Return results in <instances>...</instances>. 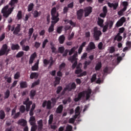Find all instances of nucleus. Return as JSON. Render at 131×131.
Segmentation results:
<instances>
[{
	"mask_svg": "<svg viewBox=\"0 0 131 131\" xmlns=\"http://www.w3.org/2000/svg\"><path fill=\"white\" fill-rule=\"evenodd\" d=\"M21 25L17 24V26L15 27L14 31H13V34L15 35H17L18 33L21 31Z\"/></svg>",
	"mask_w": 131,
	"mask_h": 131,
	"instance_id": "nucleus-14",
	"label": "nucleus"
},
{
	"mask_svg": "<svg viewBox=\"0 0 131 131\" xmlns=\"http://www.w3.org/2000/svg\"><path fill=\"white\" fill-rule=\"evenodd\" d=\"M24 55V52L23 51H19L16 55V57L17 58H19L23 57Z\"/></svg>",
	"mask_w": 131,
	"mask_h": 131,
	"instance_id": "nucleus-41",
	"label": "nucleus"
},
{
	"mask_svg": "<svg viewBox=\"0 0 131 131\" xmlns=\"http://www.w3.org/2000/svg\"><path fill=\"white\" fill-rule=\"evenodd\" d=\"M63 110V105L62 104H60L58 106L57 108L56 109V113L57 114H61Z\"/></svg>",
	"mask_w": 131,
	"mask_h": 131,
	"instance_id": "nucleus-21",
	"label": "nucleus"
},
{
	"mask_svg": "<svg viewBox=\"0 0 131 131\" xmlns=\"http://www.w3.org/2000/svg\"><path fill=\"white\" fill-rule=\"evenodd\" d=\"M17 18L18 20L22 18V12L21 11H18L17 15Z\"/></svg>",
	"mask_w": 131,
	"mask_h": 131,
	"instance_id": "nucleus-46",
	"label": "nucleus"
},
{
	"mask_svg": "<svg viewBox=\"0 0 131 131\" xmlns=\"http://www.w3.org/2000/svg\"><path fill=\"white\" fill-rule=\"evenodd\" d=\"M26 111V108L25 106V105H20V108H19V111L21 114H23Z\"/></svg>",
	"mask_w": 131,
	"mask_h": 131,
	"instance_id": "nucleus-40",
	"label": "nucleus"
},
{
	"mask_svg": "<svg viewBox=\"0 0 131 131\" xmlns=\"http://www.w3.org/2000/svg\"><path fill=\"white\" fill-rule=\"evenodd\" d=\"M34 7L33 3H30L28 6V11L29 12L32 11Z\"/></svg>",
	"mask_w": 131,
	"mask_h": 131,
	"instance_id": "nucleus-34",
	"label": "nucleus"
},
{
	"mask_svg": "<svg viewBox=\"0 0 131 131\" xmlns=\"http://www.w3.org/2000/svg\"><path fill=\"white\" fill-rule=\"evenodd\" d=\"M39 62V59H38L37 61L35 63V64L32 67V71H37L38 70Z\"/></svg>",
	"mask_w": 131,
	"mask_h": 131,
	"instance_id": "nucleus-17",
	"label": "nucleus"
},
{
	"mask_svg": "<svg viewBox=\"0 0 131 131\" xmlns=\"http://www.w3.org/2000/svg\"><path fill=\"white\" fill-rule=\"evenodd\" d=\"M5 38V33H3L2 35L0 36V42H2Z\"/></svg>",
	"mask_w": 131,
	"mask_h": 131,
	"instance_id": "nucleus-59",
	"label": "nucleus"
},
{
	"mask_svg": "<svg viewBox=\"0 0 131 131\" xmlns=\"http://www.w3.org/2000/svg\"><path fill=\"white\" fill-rule=\"evenodd\" d=\"M17 81L15 80L12 83L11 86L10 88V90H12L13 88L15 87V86L17 85Z\"/></svg>",
	"mask_w": 131,
	"mask_h": 131,
	"instance_id": "nucleus-53",
	"label": "nucleus"
},
{
	"mask_svg": "<svg viewBox=\"0 0 131 131\" xmlns=\"http://www.w3.org/2000/svg\"><path fill=\"white\" fill-rule=\"evenodd\" d=\"M97 25H98V26L100 27V28L103 27V23H104V19H102L101 18L98 17L97 18Z\"/></svg>",
	"mask_w": 131,
	"mask_h": 131,
	"instance_id": "nucleus-18",
	"label": "nucleus"
},
{
	"mask_svg": "<svg viewBox=\"0 0 131 131\" xmlns=\"http://www.w3.org/2000/svg\"><path fill=\"white\" fill-rule=\"evenodd\" d=\"M73 127L72 126H71V125H68L66 128L67 131H72V130Z\"/></svg>",
	"mask_w": 131,
	"mask_h": 131,
	"instance_id": "nucleus-60",
	"label": "nucleus"
},
{
	"mask_svg": "<svg viewBox=\"0 0 131 131\" xmlns=\"http://www.w3.org/2000/svg\"><path fill=\"white\" fill-rule=\"evenodd\" d=\"M78 47L79 46L77 45V46H74L73 48H72L69 53V56H71L73 53H74L75 52V51L77 50Z\"/></svg>",
	"mask_w": 131,
	"mask_h": 131,
	"instance_id": "nucleus-22",
	"label": "nucleus"
},
{
	"mask_svg": "<svg viewBox=\"0 0 131 131\" xmlns=\"http://www.w3.org/2000/svg\"><path fill=\"white\" fill-rule=\"evenodd\" d=\"M63 90V88L61 86H59L57 87V94H59V93L61 92V91Z\"/></svg>",
	"mask_w": 131,
	"mask_h": 131,
	"instance_id": "nucleus-48",
	"label": "nucleus"
},
{
	"mask_svg": "<svg viewBox=\"0 0 131 131\" xmlns=\"http://www.w3.org/2000/svg\"><path fill=\"white\" fill-rule=\"evenodd\" d=\"M7 49V45L6 44L3 45L2 48L0 50V56H2L5 55Z\"/></svg>",
	"mask_w": 131,
	"mask_h": 131,
	"instance_id": "nucleus-12",
	"label": "nucleus"
},
{
	"mask_svg": "<svg viewBox=\"0 0 131 131\" xmlns=\"http://www.w3.org/2000/svg\"><path fill=\"white\" fill-rule=\"evenodd\" d=\"M101 68H102L101 62H98L97 63H96V65L95 66V71H100Z\"/></svg>",
	"mask_w": 131,
	"mask_h": 131,
	"instance_id": "nucleus-26",
	"label": "nucleus"
},
{
	"mask_svg": "<svg viewBox=\"0 0 131 131\" xmlns=\"http://www.w3.org/2000/svg\"><path fill=\"white\" fill-rule=\"evenodd\" d=\"M17 124L21 126L25 127L27 125V122L24 119H20L18 121Z\"/></svg>",
	"mask_w": 131,
	"mask_h": 131,
	"instance_id": "nucleus-16",
	"label": "nucleus"
},
{
	"mask_svg": "<svg viewBox=\"0 0 131 131\" xmlns=\"http://www.w3.org/2000/svg\"><path fill=\"white\" fill-rule=\"evenodd\" d=\"M83 12L84 10L82 9H80L77 12V19L78 20H81L82 18V16L83 15Z\"/></svg>",
	"mask_w": 131,
	"mask_h": 131,
	"instance_id": "nucleus-13",
	"label": "nucleus"
},
{
	"mask_svg": "<svg viewBox=\"0 0 131 131\" xmlns=\"http://www.w3.org/2000/svg\"><path fill=\"white\" fill-rule=\"evenodd\" d=\"M103 27V29H102V32L105 33L108 28V23L105 24V25H104Z\"/></svg>",
	"mask_w": 131,
	"mask_h": 131,
	"instance_id": "nucleus-45",
	"label": "nucleus"
},
{
	"mask_svg": "<svg viewBox=\"0 0 131 131\" xmlns=\"http://www.w3.org/2000/svg\"><path fill=\"white\" fill-rule=\"evenodd\" d=\"M53 119H54L53 115H52V114L50 115V116L49 117V124L50 125L52 124Z\"/></svg>",
	"mask_w": 131,
	"mask_h": 131,
	"instance_id": "nucleus-47",
	"label": "nucleus"
},
{
	"mask_svg": "<svg viewBox=\"0 0 131 131\" xmlns=\"http://www.w3.org/2000/svg\"><path fill=\"white\" fill-rule=\"evenodd\" d=\"M18 2V0H11L9 3V5L11 6V7L9 8V5H6L3 8L2 13L5 18H7L11 14L15 7V4H17Z\"/></svg>",
	"mask_w": 131,
	"mask_h": 131,
	"instance_id": "nucleus-2",
	"label": "nucleus"
},
{
	"mask_svg": "<svg viewBox=\"0 0 131 131\" xmlns=\"http://www.w3.org/2000/svg\"><path fill=\"white\" fill-rule=\"evenodd\" d=\"M37 124L38 125V130L41 131L42 129L43 125L42 120H39L37 121Z\"/></svg>",
	"mask_w": 131,
	"mask_h": 131,
	"instance_id": "nucleus-23",
	"label": "nucleus"
},
{
	"mask_svg": "<svg viewBox=\"0 0 131 131\" xmlns=\"http://www.w3.org/2000/svg\"><path fill=\"white\" fill-rule=\"evenodd\" d=\"M32 104V101H30L28 103L24 104L26 105V111L28 112L30 111L31 105Z\"/></svg>",
	"mask_w": 131,
	"mask_h": 131,
	"instance_id": "nucleus-32",
	"label": "nucleus"
},
{
	"mask_svg": "<svg viewBox=\"0 0 131 131\" xmlns=\"http://www.w3.org/2000/svg\"><path fill=\"white\" fill-rule=\"evenodd\" d=\"M96 79H97V74H94L92 75V77H91V83L94 82Z\"/></svg>",
	"mask_w": 131,
	"mask_h": 131,
	"instance_id": "nucleus-42",
	"label": "nucleus"
},
{
	"mask_svg": "<svg viewBox=\"0 0 131 131\" xmlns=\"http://www.w3.org/2000/svg\"><path fill=\"white\" fill-rule=\"evenodd\" d=\"M22 50L24 51L28 52L30 50V47L29 46H23L22 47Z\"/></svg>",
	"mask_w": 131,
	"mask_h": 131,
	"instance_id": "nucleus-43",
	"label": "nucleus"
},
{
	"mask_svg": "<svg viewBox=\"0 0 131 131\" xmlns=\"http://www.w3.org/2000/svg\"><path fill=\"white\" fill-rule=\"evenodd\" d=\"M30 118L29 122L30 123L31 125H33L35 124V117H33V116H31Z\"/></svg>",
	"mask_w": 131,
	"mask_h": 131,
	"instance_id": "nucleus-28",
	"label": "nucleus"
},
{
	"mask_svg": "<svg viewBox=\"0 0 131 131\" xmlns=\"http://www.w3.org/2000/svg\"><path fill=\"white\" fill-rule=\"evenodd\" d=\"M64 50H65V48H64V47H60L58 48V51L61 54H63Z\"/></svg>",
	"mask_w": 131,
	"mask_h": 131,
	"instance_id": "nucleus-50",
	"label": "nucleus"
},
{
	"mask_svg": "<svg viewBox=\"0 0 131 131\" xmlns=\"http://www.w3.org/2000/svg\"><path fill=\"white\" fill-rule=\"evenodd\" d=\"M126 22V18L125 17H121L117 23H116V27L119 28L123 25L124 23Z\"/></svg>",
	"mask_w": 131,
	"mask_h": 131,
	"instance_id": "nucleus-5",
	"label": "nucleus"
},
{
	"mask_svg": "<svg viewBox=\"0 0 131 131\" xmlns=\"http://www.w3.org/2000/svg\"><path fill=\"white\" fill-rule=\"evenodd\" d=\"M5 118V113L3 110L0 111V119L4 120Z\"/></svg>",
	"mask_w": 131,
	"mask_h": 131,
	"instance_id": "nucleus-35",
	"label": "nucleus"
},
{
	"mask_svg": "<svg viewBox=\"0 0 131 131\" xmlns=\"http://www.w3.org/2000/svg\"><path fill=\"white\" fill-rule=\"evenodd\" d=\"M49 42V40L47 39H46L42 42V49H45L47 43Z\"/></svg>",
	"mask_w": 131,
	"mask_h": 131,
	"instance_id": "nucleus-49",
	"label": "nucleus"
},
{
	"mask_svg": "<svg viewBox=\"0 0 131 131\" xmlns=\"http://www.w3.org/2000/svg\"><path fill=\"white\" fill-rule=\"evenodd\" d=\"M67 85L69 88V91H72V90H74L76 89V84L74 82H72L71 85L70 84Z\"/></svg>",
	"mask_w": 131,
	"mask_h": 131,
	"instance_id": "nucleus-19",
	"label": "nucleus"
},
{
	"mask_svg": "<svg viewBox=\"0 0 131 131\" xmlns=\"http://www.w3.org/2000/svg\"><path fill=\"white\" fill-rule=\"evenodd\" d=\"M20 77V73L19 72H17L16 74H15L14 78L15 79H18Z\"/></svg>",
	"mask_w": 131,
	"mask_h": 131,
	"instance_id": "nucleus-51",
	"label": "nucleus"
},
{
	"mask_svg": "<svg viewBox=\"0 0 131 131\" xmlns=\"http://www.w3.org/2000/svg\"><path fill=\"white\" fill-rule=\"evenodd\" d=\"M91 63V60L85 61L84 69H86L87 68H88V66H89Z\"/></svg>",
	"mask_w": 131,
	"mask_h": 131,
	"instance_id": "nucleus-44",
	"label": "nucleus"
},
{
	"mask_svg": "<svg viewBox=\"0 0 131 131\" xmlns=\"http://www.w3.org/2000/svg\"><path fill=\"white\" fill-rule=\"evenodd\" d=\"M4 95H5V97H4L5 99H8L10 95V90L9 89H7L5 92Z\"/></svg>",
	"mask_w": 131,
	"mask_h": 131,
	"instance_id": "nucleus-33",
	"label": "nucleus"
},
{
	"mask_svg": "<svg viewBox=\"0 0 131 131\" xmlns=\"http://www.w3.org/2000/svg\"><path fill=\"white\" fill-rule=\"evenodd\" d=\"M77 64H78V61H74V63H73L72 66V69L73 70L75 69L77 67Z\"/></svg>",
	"mask_w": 131,
	"mask_h": 131,
	"instance_id": "nucleus-58",
	"label": "nucleus"
},
{
	"mask_svg": "<svg viewBox=\"0 0 131 131\" xmlns=\"http://www.w3.org/2000/svg\"><path fill=\"white\" fill-rule=\"evenodd\" d=\"M7 49V45L6 44L3 45L2 48L0 50V56H2L5 55Z\"/></svg>",
	"mask_w": 131,
	"mask_h": 131,
	"instance_id": "nucleus-11",
	"label": "nucleus"
},
{
	"mask_svg": "<svg viewBox=\"0 0 131 131\" xmlns=\"http://www.w3.org/2000/svg\"><path fill=\"white\" fill-rule=\"evenodd\" d=\"M122 6L123 7V11H126L127 9V6H128V3L126 1H124L122 2Z\"/></svg>",
	"mask_w": 131,
	"mask_h": 131,
	"instance_id": "nucleus-29",
	"label": "nucleus"
},
{
	"mask_svg": "<svg viewBox=\"0 0 131 131\" xmlns=\"http://www.w3.org/2000/svg\"><path fill=\"white\" fill-rule=\"evenodd\" d=\"M51 14L52 16L51 19L52 24L50 26L48 29V32L50 33H52L54 30V25L56 24L59 21V13L57 12V9L56 7H53L51 12Z\"/></svg>",
	"mask_w": 131,
	"mask_h": 131,
	"instance_id": "nucleus-1",
	"label": "nucleus"
},
{
	"mask_svg": "<svg viewBox=\"0 0 131 131\" xmlns=\"http://www.w3.org/2000/svg\"><path fill=\"white\" fill-rule=\"evenodd\" d=\"M84 95L86 94V100H88L90 97L91 95L92 94V89L88 88L86 91H84Z\"/></svg>",
	"mask_w": 131,
	"mask_h": 131,
	"instance_id": "nucleus-15",
	"label": "nucleus"
},
{
	"mask_svg": "<svg viewBox=\"0 0 131 131\" xmlns=\"http://www.w3.org/2000/svg\"><path fill=\"white\" fill-rule=\"evenodd\" d=\"M114 25V22L112 20L108 22V26L110 27V29H112Z\"/></svg>",
	"mask_w": 131,
	"mask_h": 131,
	"instance_id": "nucleus-63",
	"label": "nucleus"
},
{
	"mask_svg": "<svg viewBox=\"0 0 131 131\" xmlns=\"http://www.w3.org/2000/svg\"><path fill=\"white\" fill-rule=\"evenodd\" d=\"M80 106L77 107L76 108H75V114H78L79 115H80Z\"/></svg>",
	"mask_w": 131,
	"mask_h": 131,
	"instance_id": "nucleus-54",
	"label": "nucleus"
},
{
	"mask_svg": "<svg viewBox=\"0 0 131 131\" xmlns=\"http://www.w3.org/2000/svg\"><path fill=\"white\" fill-rule=\"evenodd\" d=\"M33 17L34 18H37L41 15V12L39 13L37 10H35L33 13Z\"/></svg>",
	"mask_w": 131,
	"mask_h": 131,
	"instance_id": "nucleus-36",
	"label": "nucleus"
},
{
	"mask_svg": "<svg viewBox=\"0 0 131 131\" xmlns=\"http://www.w3.org/2000/svg\"><path fill=\"white\" fill-rule=\"evenodd\" d=\"M61 78L59 77H55V80L54 82V86L56 87L57 85L59 84Z\"/></svg>",
	"mask_w": 131,
	"mask_h": 131,
	"instance_id": "nucleus-31",
	"label": "nucleus"
},
{
	"mask_svg": "<svg viewBox=\"0 0 131 131\" xmlns=\"http://www.w3.org/2000/svg\"><path fill=\"white\" fill-rule=\"evenodd\" d=\"M93 38L96 41H98L100 39V37L102 35V32L100 30H98L97 27H94L93 29Z\"/></svg>",
	"mask_w": 131,
	"mask_h": 131,
	"instance_id": "nucleus-3",
	"label": "nucleus"
},
{
	"mask_svg": "<svg viewBox=\"0 0 131 131\" xmlns=\"http://www.w3.org/2000/svg\"><path fill=\"white\" fill-rule=\"evenodd\" d=\"M82 72V70L81 69H78L77 70H76L75 71V74L76 75H78Z\"/></svg>",
	"mask_w": 131,
	"mask_h": 131,
	"instance_id": "nucleus-61",
	"label": "nucleus"
},
{
	"mask_svg": "<svg viewBox=\"0 0 131 131\" xmlns=\"http://www.w3.org/2000/svg\"><path fill=\"white\" fill-rule=\"evenodd\" d=\"M62 26H60V27H58V28L57 29V33L59 34H61L62 32Z\"/></svg>",
	"mask_w": 131,
	"mask_h": 131,
	"instance_id": "nucleus-52",
	"label": "nucleus"
},
{
	"mask_svg": "<svg viewBox=\"0 0 131 131\" xmlns=\"http://www.w3.org/2000/svg\"><path fill=\"white\" fill-rule=\"evenodd\" d=\"M26 42V40L25 39H23L20 42V45L23 47V46H25V43Z\"/></svg>",
	"mask_w": 131,
	"mask_h": 131,
	"instance_id": "nucleus-64",
	"label": "nucleus"
},
{
	"mask_svg": "<svg viewBox=\"0 0 131 131\" xmlns=\"http://www.w3.org/2000/svg\"><path fill=\"white\" fill-rule=\"evenodd\" d=\"M85 97L84 92L83 91L82 92H79L78 95V97L75 98L74 101L76 102H77L81 100L82 98Z\"/></svg>",
	"mask_w": 131,
	"mask_h": 131,
	"instance_id": "nucleus-8",
	"label": "nucleus"
},
{
	"mask_svg": "<svg viewBox=\"0 0 131 131\" xmlns=\"http://www.w3.org/2000/svg\"><path fill=\"white\" fill-rule=\"evenodd\" d=\"M40 79H38L37 81H36L33 82V83H32V86H31V88H34L35 86L39 85V83H40Z\"/></svg>",
	"mask_w": 131,
	"mask_h": 131,
	"instance_id": "nucleus-38",
	"label": "nucleus"
},
{
	"mask_svg": "<svg viewBox=\"0 0 131 131\" xmlns=\"http://www.w3.org/2000/svg\"><path fill=\"white\" fill-rule=\"evenodd\" d=\"M32 126L31 127V131H36L37 128V125H32Z\"/></svg>",
	"mask_w": 131,
	"mask_h": 131,
	"instance_id": "nucleus-57",
	"label": "nucleus"
},
{
	"mask_svg": "<svg viewBox=\"0 0 131 131\" xmlns=\"http://www.w3.org/2000/svg\"><path fill=\"white\" fill-rule=\"evenodd\" d=\"M78 52H76L73 56H70L68 58V60L70 61L72 63H73L75 61H78Z\"/></svg>",
	"mask_w": 131,
	"mask_h": 131,
	"instance_id": "nucleus-6",
	"label": "nucleus"
},
{
	"mask_svg": "<svg viewBox=\"0 0 131 131\" xmlns=\"http://www.w3.org/2000/svg\"><path fill=\"white\" fill-rule=\"evenodd\" d=\"M20 87L21 89H25L28 88L27 82L26 81H21L20 83Z\"/></svg>",
	"mask_w": 131,
	"mask_h": 131,
	"instance_id": "nucleus-27",
	"label": "nucleus"
},
{
	"mask_svg": "<svg viewBox=\"0 0 131 131\" xmlns=\"http://www.w3.org/2000/svg\"><path fill=\"white\" fill-rule=\"evenodd\" d=\"M115 52V49L114 47H111V49H110V53L113 54Z\"/></svg>",
	"mask_w": 131,
	"mask_h": 131,
	"instance_id": "nucleus-62",
	"label": "nucleus"
},
{
	"mask_svg": "<svg viewBox=\"0 0 131 131\" xmlns=\"http://www.w3.org/2000/svg\"><path fill=\"white\" fill-rule=\"evenodd\" d=\"M95 49H96V46L94 42L93 41H91L89 42V45H88V47H87V48H86V51L87 52H90Z\"/></svg>",
	"mask_w": 131,
	"mask_h": 131,
	"instance_id": "nucleus-9",
	"label": "nucleus"
},
{
	"mask_svg": "<svg viewBox=\"0 0 131 131\" xmlns=\"http://www.w3.org/2000/svg\"><path fill=\"white\" fill-rule=\"evenodd\" d=\"M39 76V74L37 72H32L30 76V78L31 79H36Z\"/></svg>",
	"mask_w": 131,
	"mask_h": 131,
	"instance_id": "nucleus-20",
	"label": "nucleus"
},
{
	"mask_svg": "<svg viewBox=\"0 0 131 131\" xmlns=\"http://www.w3.org/2000/svg\"><path fill=\"white\" fill-rule=\"evenodd\" d=\"M47 106L48 110H51L52 108V102L51 100H45L42 103V107L45 108Z\"/></svg>",
	"mask_w": 131,
	"mask_h": 131,
	"instance_id": "nucleus-7",
	"label": "nucleus"
},
{
	"mask_svg": "<svg viewBox=\"0 0 131 131\" xmlns=\"http://www.w3.org/2000/svg\"><path fill=\"white\" fill-rule=\"evenodd\" d=\"M107 5L108 7L111 8H113V9L114 10H116L119 6V3L118 2H116V3H107Z\"/></svg>",
	"mask_w": 131,
	"mask_h": 131,
	"instance_id": "nucleus-10",
	"label": "nucleus"
},
{
	"mask_svg": "<svg viewBox=\"0 0 131 131\" xmlns=\"http://www.w3.org/2000/svg\"><path fill=\"white\" fill-rule=\"evenodd\" d=\"M40 45H41V43H40L39 42H37V41H36L35 42L34 47H35V48H36L37 49L40 47Z\"/></svg>",
	"mask_w": 131,
	"mask_h": 131,
	"instance_id": "nucleus-55",
	"label": "nucleus"
},
{
	"mask_svg": "<svg viewBox=\"0 0 131 131\" xmlns=\"http://www.w3.org/2000/svg\"><path fill=\"white\" fill-rule=\"evenodd\" d=\"M50 45L51 46V49L52 50V53H55L56 51V48L55 47V44L52 41H51L50 43Z\"/></svg>",
	"mask_w": 131,
	"mask_h": 131,
	"instance_id": "nucleus-25",
	"label": "nucleus"
},
{
	"mask_svg": "<svg viewBox=\"0 0 131 131\" xmlns=\"http://www.w3.org/2000/svg\"><path fill=\"white\" fill-rule=\"evenodd\" d=\"M20 49V46L18 44H14L12 43L11 46V50L13 51L14 50H19Z\"/></svg>",
	"mask_w": 131,
	"mask_h": 131,
	"instance_id": "nucleus-24",
	"label": "nucleus"
},
{
	"mask_svg": "<svg viewBox=\"0 0 131 131\" xmlns=\"http://www.w3.org/2000/svg\"><path fill=\"white\" fill-rule=\"evenodd\" d=\"M93 8L91 6H88L84 8L83 12H85V17H88L92 12Z\"/></svg>",
	"mask_w": 131,
	"mask_h": 131,
	"instance_id": "nucleus-4",
	"label": "nucleus"
},
{
	"mask_svg": "<svg viewBox=\"0 0 131 131\" xmlns=\"http://www.w3.org/2000/svg\"><path fill=\"white\" fill-rule=\"evenodd\" d=\"M5 80H7V82L8 83H11L12 78L11 77H7H7H5Z\"/></svg>",
	"mask_w": 131,
	"mask_h": 131,
	"instance_id": "nucleus-56",
	"label": "nucleus"
},
{
	"mask_svg": "<svg viewBox=\"0 0 131 131\" xmlns=\"http://www.w3.org/2000/svg\"><path fill=\"white\" fill-rule=\"evenodd\" d=\"M65 40V37L64 35H61L59 38V41L60 44H63Z\"/></svg>",
	"mask_w": 131,
	"mask_h": 131,
	"instance_id": "nucleus-37",
	"label": "nucleus"
},
{
	"mask_svg": "<svg viewBox=\"0 0 131 131\" xmlns=\"http://www.w3.org/2000/svg\"><path fill=\"white\" fill-rule=\"evenodd\" d=\"M36 94V91L35 90H31L30 92V98L31 99H34V97Z\"/></svg>",
	"mask_w": 131,
	"mask_h": 131,
	"instance_id": "nucleus-30",
	"label": "nucleus"
},
{
	"mask_svg": "<svg viewBox=\"0 0 131 131\" xmlns=\"http://www.w3.org/2000/svg\"><path fill=\"white\" fill-rule=\"evenodd\" d=\"M7 28L9 30V31H10V30L12 31V32H14V31L15 30V25H13L11 28V25H8V27H7Z\"/></svg>",
	"mask_w": 131,
	"mask_h": 131,
	"instance_id": "nucleus-39",
	"label": "nucleus"
}]
</instances>
